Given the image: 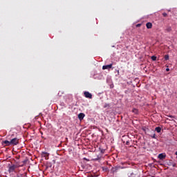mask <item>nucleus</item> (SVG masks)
I'll list each match as a JSON object with an SVG mask.
<instances>
[{
  "mask_svg": "<svg viewBox=\"0 0 177 177\" xmlns=\"http://www.w3.org/2000/svg\"><path fill=\"white\" fill-rule=\"evenodd\" d=\"M113 67V64H111L109 65H104L102 66V70H107L109 68H111Z\"/></svg>",
  "mask_w": 177,
  "mask_h": 177,
  "instance_id": "6e6552de",
  "label": "nucleus"
},
{
  "mask_svg": "<svg viewBox=\"0 0 177 177\" xmlns=\"http://www.w3.org/2000/svg\"><path fill=\"white\" fill-rule=\"evenodd\" d=\"M85 117V114L84 113H79L78 115V118L80 121H82V120H84V118Z\"/></svg>",
  "mask_w": 177,
  "mask_h": 177,
  "instance_id": "1a4fd4ad",
  "label": "nucleus"
},
{
  "mask_svg": "<svg viewBox=\"0 0 177 177\" xmlns=\"http://www.w3.org/2000/svg\"><path fill=\"white\" fill-rule=\"evenodd\" d=\"M94 160H95V161H97L98 160H100V157L97 156V158H95Z\"/></svg>",
  "mask_w": 177,
  "mask_h": 177,
  "instance_id": "6ab92c4d",
  "label": "nucleus"
},
{
  "mask_svg": "<svg viewBox=\"0 0 177 177\" xmlns=\"http://www.w3.org/2000/svg\"><path fill=\"white\" fill-rule=\"evenodd\" d=\"M16 168H17V165H12V166H10L8 169V172L10 174H12V172H15V169H16Z\"/></svg>",
  "mask_w": 177,
  "mask_h": 177,
  "instance_id": "7ed1b4c3",
  "label": "nucleus"
},
{
  "mask_svg": "<svg viewBox=\"0 0 177 177\" xmlns=\"http://www.w3.org/2000/svg\"><path fill=\"white\" fill-rule=\"evenodd\" d=\"M166 71H169V68H166Z\"/></svg>",
  "mask_w": 177,
  "mask_h": 177,
  "instance_id": "5701e85b",
  "label": "nucleus"
},
{
  "mask_svg": "<svg viewBox=\"0 0 177 177\" xmlns=\"http://www.w3.org/2000/svg\"><path fill=\"white\" fill-rule=\"evenodd\" d=\"M151 60H153V62H156V60H157V57L153 55L151 57Z\"/></svg>",
  "mask_w": 177,
  "mask_h": 177,
  "instance_id": "2eb2a0df",
  "label": "nucleus"
},
{
  "mask_svg": "<svg viewBox=\"0 0 177 177\" xmlns=\"http://www.w3.org/2000/svg\"><path fill=\"white\" fill-rule=\"evenodd\" d=\"M165 31L167 32H171V31H172V28H171V26H168L166 29Z\"/></svg>",
  "mask_w": 177,
  "mask_h": 177,
  "instance_id": "9b49d317",
  "label": "nucleus"
},
{
  "mask_svg": "<svg viewBox=\"0 0 177 177\" xmlns=\"http://www.w3.org/2000/svg\"><path fill=\"white\" fill-rule=\"evenodd\" d=\"M151 138L153 139H157V136H156V133L153 134V136H151Z\"/></svg>",
  "mask_w": 177,
  "mask_h": 177,
  "instance_id": "f3484780",
  "label": "nucleus"
},
{
  "mask_svg": "<svg viewBox=\"0 0 177 177\" xmlns=\"http://www.w3.org/2000/svg\"><path fill=\"white\" fill-rule=\"evenodd\" d=\"M1 145L3 146V147H6L8 146H12L10 144V141L9 140H4L1 142Z\"/></svg>",
  "mask_w": 177,
  "mask_h": 177,
  "instance_id": "f03ea898",
  "label": "nucleus"
},
{
  "mask_svg": "<svg viewBox=\"0 0 177 177\" xmlns=\"http://www.w3.org/2000/svg\"><path fill=\"white\" fill-rule=\"evenodd\" d=\"M126 145H127V146H129V141H127Z\"/></svg>",
  "mask_w": 177,
  "mask_h": 177,
  "instance_id": "4be33fe9",
  "label": "nucleus"
},
{
  "mask_svg": "<svg viewBox=\"0 0 177 177\" xmlns=\"http://www.w3.org/2000/svg\"><path fill=\"white\" fill-rule=\"evenodd\" d=\"M6 138L10 140L11 146H17L19 145V138H15V135L8 136Z\"/></svg>",
  "mask_w": 177,
  "mask_h": 177,
  "instance_id": "f257e3e1",
  "label": "nucleus"
},
{
  "mask_svg": "<svg viewBox=\"0 0 177 177\" xmlns=\"http://www.w3.org/2000/svg\"><path fill=\"white\" fill-rule=\"evenodd\" d=\"M106 107H109V104H105L104 105V108L106 109Z\"/></svg>",
  "mask_w": 177,
  "mask_h": 177,
  "instance_id": "aec40b11",
  "label": "nucleus"
},
{
  "mask_svg": "<svg viewBox=\"0 0 177 177\" xmlns=\"http://www.w3.org/2000/svg\"><path fill=\"white\" fill-rule=\"evenodd\" d=\"M176 156V158H177V151L175 153Z\"/></svg>",
  "mask_w": 177,
  "mask_h": 177,
  "instance_id": "393cba45",
  "label": "nucleus"
},
{
  "mask_svg": "<svg viewBox=\"0 0 177 177\" xmlns=\"http://www.w3.org/2000/svg\"><path fill=\"white\" fill-rule=\"evenodd\" d=\"M101 153H104V149H102V150H101Z\"/></svg>",
  "mask_w": 177,
  "mask_h": 177,
  "instance_id": "b1692460",
  "label": "nucleus"
},
{
  "mask_svg": "<svg viewBox=\"0 0 177 177\" xmlns=\"http://www.w3.org/2000/svg\"><path fill=\"white\" fill-rule=\"evenodd\" d=\"M43 156L45 157L46 160L49 157V153L47 152H43Z\"/></svg>",
  "mask_w": 177,
  "mask_h": 177,
  "instance_id": "ddd939ff",
  "label": "nucleus"
},
{
  "mask_svg": "<svg viewBox=\"0 0 177 177\" xmlns=\"http://www.w3.org/2000/svg\"><path fill=\"white\" fill-rule=\"evenodd\" d=\"M162 16L163 17H167V16H168V14H167V12H163Z\"/></svg>",
  "mask_w": 177,
  "mask_h": 177,
  "instance_id": "a211bd4d",
  "label": "nucleus"
},
{
  "mask_svg": "<svg viewBox=\"0 0 177 177\" xmlns=\"http://www.w3.org/2000/svg\"><path fill=\"white\" fill-rule=\"evenodd\" d=\"M169 117H170L171 118H173V117H172V115H170Z\"/></svg>",
  "mask_w": 177,
  "mask_h": 177,
  "instance_id": "a878e982",
  "label": "nucleus"
},
{
  "mask_svg": "<svg viewBox=\"0 0 177 177\" xmlns=\"http://www.w3.org/2000/svg\"><path fill=\"white\" fill-rule=\"evenodd\" d=\"M155 131H156V132H158V133H160V132H161V127H156Z\"/></svg>",
  "mask_w": 177,
  "mask_h": 177,
  "instance_id": "f8f14e48",
  "label": "nucleus"
},
{
  "mask_svg": "<svg viewBox=\"0 0 177 177\" xmlns=\"http://www.w3.org/2000/svg\"><path fill=\"white\" fill-rule=\"evenodd\" d=\"M165 60H169V55H165Z\"/></svg>",
  "mask_w": 177,
  "mask_h": 177,
  "instance_id": "dca6fc26",
  "label": "nucleus"
},
{
  "mask_svg": "<svg viewBox=\"0 0 177 177\" xmlns=\"http://www.w3.org/2000/svg\"><path fill=\"white\" fill-rule=\"evenodd\" d=\"M123 167H120V166H117L115 167L112 168V172L113 174H115L118 171L119 169H122Z\"/></svg>",
  "mask_w": 177,
  "mask_h": 177,
  "instance_id": "20e7f679",
  "label": "nucleus"
},
{
  "mask_svg": "<svg viewBox=\"0 0 177 177\" xmlns=\"http://www.w3.org/2000/svg\"><path fill=\"white\" fill-rule=\"evenodd\" d=\"M146 27H147V28L150 29V28H151V27H153V24L150 22H148L146 24Z\"/></svg>",
  "mask_w": 177,
  "mask_h": 177,
  "instance_id": "9d476101",
  "label": "nucleus"
},
{
  "mask_svg": "<svg viewBox=\"0 0 177 177\" xmlns=\"http://www.w3.org/2000/svg\"><path fill=\"white\" fill-rule=\"evenodd\" d=\"M141 26H142V24H138L136 25V27H140Z\"/></svg>",
  "mask_w": 177,
  "mask_h": 177,
  "instance_id": "412c9836",
  "label": "nucleus"
},
{
  "mask_svg": "<svg viewBox=\"0 0 177 177\" xmlns=\"http://www.w3.org/2000/svg\"><path fill=\"white\" fill-rule=\"evenodd\" d=\"M132 112L134 113V114H138L139 113V111H138L136 108H133Z\"/></svg>",
  "mask_w": 177,
  "mask_h": 177,
  "instance_id": "4468645a",
  "label": "nucleus"
},
{
  "mask_svg": "<svg viewBox=\"0 0 177 177\" xmlns=\"http://www.w3.org/2000/svg\"><path fill=\"white\" fill-rule=\"evenodd\" d=\"M84 95L87 99H92V94L88 91H84Z\"/></svg>",
  "mask_w": 177,
  "mask_h": 177,
  "instance_id": "39448f33",
  "label": "nucleus"
},
{
  "mask_svg": "<svg viewBox=\"0 0 177 177\" xmlns=\"http://www.w3.org/2000/svg\"><path fill=\"white\" fill-rule=\"evenodd\" d=\"M167 165H169V167H176V163L172 160H169L167 162Z\"/></svg>",
  "mask_w": 177,
  "mask_h": 177,
  "instance_id": "423d86ee",
  "label": "nucleus"
},
{
  "mask_svg": "<svg viewBox=\"0 0 177 177\" xmlns=\"http://www.w3.org/2000/svg\"><path fill=\"white\" fill-rule=\"evenodd\" d=\"M165 157H167L165 153H160L158 156V158H159V160H164Z\"/></svg>",
  "mask_w": 177,
  "mask_h": 177,
  "instance_id": "0eeeda50",
  "label": "nucleus"
}]
</instances>
